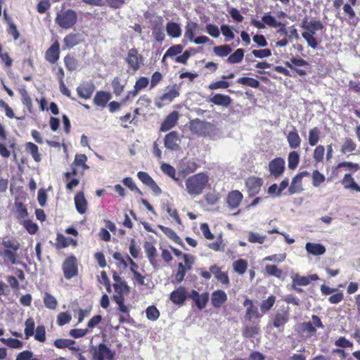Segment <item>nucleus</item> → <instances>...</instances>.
<instances>
[{"mask_svg": "<svg viewBox=\"0 0 360 360\" xmlns=\"http://www.w3.org/2000/svg\"><path fill=\"white\" fill-rule=\"evenodd\" d=\"M138 178L142 181L143 184L149 186L154 180L150 177V176L144 172H139L137 173Z\"/></svg>", "mask_w": 360, "mask_h": 360, "instance_id": "obj_60", "label": "nucleus"}, {"mask_svg": "<svg viewBox=\"0 0 360 360\" xmlns=\"http://www.w3.org/2000/svg\"><path fill=\"white\" fill-rule=\"evenodd\" d=\"M208 300H209V293L204 292V293L200 295V297L194 302H195L196 307L199 309L201 310L206 307Z\"/></svg>", "mask_w": 360, "mask_h": 360, "instance_id": "obj_52", "label": "nucleus"}, {"mask_svg": "<svg viewBox=\"0 0 360 360\" xmlns=\"http://www.w3.org/2000/svg\"><path fill=\"white\" fill-rule=\"evenodd\" d=\"M208 181V176L203 172L189 176L186 180V187L188 193L193 197L201 195Z\"/></svg>", "mask_w": 360, "mask_h": 360, "instance_id": "obj_1", "label": "nucleus"}, {"mask_svg": "<svg viewBox=\"0 0 360 360\" xmlns=\"http://www.w3.org/2000/svg\"><path fill=\"white\" fill-rule=\"evenodd\" d=\"M64 63L66 68L70 72L75 70L77 68V60L70 55H67L64 58Z\"/></svg>", "mask_w": 360, "mask_h": 360, "instance_id": "obj_45", "label": "nucleus"}, {"mask_svg": "<svg viewBox=\"0 0 360 360\" xmlns=\"http://www.w3.org/2000/svg\"><path fill=\"white\" fill-rule=\"evenodd\" d=\"M227 300V295L224 290H217L212 294L211 302L214 308H219Z\"/></svg>", "mask_w": 360, "mask_h": 360, "instance_id": "obj_18", "label": "nucleus"}, {"mask_svg": "<svg viewBox=\"0 0 360 360\" xmlns=\"http://www.w3.org/2000/svg\"><path fill=\"white\" fill-rule=\"evenodd\" d=\"M243 198V194L238 190L231 191L226 198V202L231 210L238 207Z\"/></svg>", "mask_w": 360, "mask_h": 360, "instance_id": "obj_15", "label": "nucleus"}, {"mask_svg": "<svg viewBox=\"0 0 360 360\" xmlns=\"http://www.w3.org/2000/svg\"><path fill=\"white\" fill-rule=\"evenodd\" d=\"M113 288L115 292L117 294H127L130 291V288L126 281H122L118 283H114Z\"/></svg>", "mask_w": 360, "mask_h": 360, "instance_id": "obj_48", "label": "nucleus"}, {"mask_svg": "<svg viewBox=\"0 0 360 360\" xmlns=\"http://www.w3.org/2000/svg\"><path fill=\"white\" fill-rule=\"evenodd\" d=\"M1 245L6 249L13 250L14 251H18L20 249V243L12 240L4 239Z\"/></svg>", "mask_w": 360, "mask_h": 360, "instance_id": "obj_59", "label": "nucleus"}, {"mask_svg": "<svg viewBox=\"0 0 360 360\" xmlns=\"http://www.w3.org/2000/svg\"><path fill=\"white\" fill-rule=\"evenodd\" d=\"M356 143L351 139H347L342 146L341 151L343 153L352 152L356 149Z\"/></svg>", "mask_w": 360, "mask_h": 360, "instance_id": "obj_56", "label": "nucleus"}, {"mask_svg": "<svg viewBox=\"0 0 360 360\" xmlns=\"http://www.w3.org/2000/svg\"><path fill=\"white\" fill-rule=\"evenodd\" d=\"M265 270L269 275L274 276L280 278L283 275V271L278 269L276 265L267 264Z\"/></svg>", "mask_w": 360, "mask_h": 360, "instance_id": "obj_51", "label": "nucleus"}, {"mask_svg": "<svg viewBox=\"0 0 360 360\" xmlns=\"http://www.w3.org/2000/svg\"><path fill=\"white\" fill-rule=\"evenodd\" d=\"M63 271L66 279H71L78 274L77 259L75 256L67 257L63 264Z\"/></svg>", "mask_w": 360, "mask_h": 360, "instance_id": "obj_4", "label": "nucleus"}, {"mask_svg": "<svg viewBox=\"0 0 360 360\" xmlns=\"http://www.w3.org/2000/svg\"><path fill=\"white\" fill-rule=\"evenodd\" d=\"M75 204L78 213L84 214L86 212L87 202L83 192H79L75 196Z\"/></svg>", "mask_w": 360, "mask_h": 360, "instance_id": "obj_22", "label": "nucleus"}, {"mask_svg": "<svg viewBox=\"0 0 360 360\" xmlns=\"http://www.w3.org/2000/svg\"><path fill=\"white\" fill-rule=\"evenodd\" d=\"M90 353L93 360H112L115 356V353L104 343H100L98 347L91 346Z\"/></svg>", "mask_w": 360, "mask_h": 360, "instance_id": "obj_3", "label": "nucleus"}, {"mask_svg": "<svg viewBox=\"0 0 360 360\" xmlns=\"http://www.w3.org/2000/svg\"><path fill=\"white\" fill-rule=\"evenodd\" d=\"M16 252L13 250L5 249L0 250V255L5 259H7L11 264H16Z\"/></svg>", "mask_w": 360, "mask_h": 360, "instance_id": "obj_37", "label": "nucleus"}, {"mask_svg": "<svg viewBox=\"0 0 360 360\" xmlns=\"http://www.w3.org/2000/svg\"><path fill=\"white\" fill-rule=\"evenodd\" d=\"M229 86V83L228 82L221 80L210 83L208 86V88L211 90H214L218 89H226Z\"/></svg>", "mask_w": 360, "mask_h": 360, "instance_id": "obj_64", "label": "nucleus"}, {"mask_svg": "<svg viewBox=\"0 0 360 360\" xmlns=\"http://www.w3.org/2000/svg\"><path fill=\"white\" fill-rule=\"evenodd\" d=\"M83 41L82 35L79 33L71 32L63 39L64 49H71Z\"/></svg>", "mask_w": 360, "mask_h": 360, "instance_id": "obj_12", "label": "nucleus"}, {"mask_svg": "<svg viewBox=\"0 0 360 360\" xmlns=\"http://www.w3.org/2000/svg\"><path fill=\"white\" fill-rule=\"evenodd\" d=\"M237 82L238 84L248 86L252 88H258L260 84L259 82L257 79L248 77L238 78Z\"/></svg>", "mask_w": 360, "mask_h": 360, "instance_id": "obj_33", "label": "nucleus"}, {"mask_svg": "<svg viewBox=\"0 0 360 360\" xmlns=\"http://www.w3.org/2000/svg\"><path fill=\"white\" fill-rule=\"evenodd\" d=\"M320 130L317 127H314L309 131V143L310 146H316L319 140Z\"/></svg>", "mask_w": 360, "mask_h": 360, "instance_id": "obj_39", "label": "nucleus"}, {"mask_svg": "<svg viewBox=\"0 0 360 360\" xmlns=\"http://www.w3.org/2000/svg\"><path fill=\"white\" fill-rule=\"evenodd\" d=\"M171 301L178 305H181L186 300V290L184 287H179L170 294Z\"/></svg>", "mask_w": 360, "mask_h": 360, "instance_id": "obj_17", "label": "nucleus"}, {"mask_svg": "<svg viewBox=\"0 0 360 360\" xmlns=\"http://www.w3.org/2000/svg\"><path fill=\"white\" fill-rule=\"evenodd\" d=\"M291 278L295 285L299 286H307L311 281H317L319 276L317 274H311L307 276H300L299 274H294L292 275Z\"/></svg>", "mask_w": 360, "mask_h": 360, "instance_id": "obj_14", "label": "nucleus"}, {"mask_svg": "<svg viewBox=\"0 0 360 360\" xmlns=\"http://www.w3.org/2000/svg\"><path fill=\"white\" fill-rule=\"evenodd\" d=\"M287 141L292 149L297 148L301 143V138L295 129L290 131L287 136Z\"/></svg>", "mask_w": 360, "mask_h": 360, "instance_id": "obj_26", "label": "nucleus"}, {"mask_svg": "<svg viewBox=\"0 0 360 360\" xmlns=\"http://www.w3.org/2000/svg\"><path fill=\"white\" fill-rule=\"evenodd\" d=\"M162 18H158V22H156L153 27V36L158 42H162L165 39V33L163 32Z\"/></svg>", "mask_w": 360, "mask_h": 360, "instance_id": "obj_24", "label": "nucleus"}, {"mask_svg": "<svg viewBox=\"0 0 360 360\" xmlns=\"http://www.w3.org/2000/svg\"><path fill=\"white\" fill-rule=\"evenodd\" d=\"M275 301L276 297L274 295H271L266 300H263L260 306L261 311L263 313H266L269 311L274 306Z\"/></svg>", "mask_w": 360, "mask_h": 360, "instance_id": "obj_38", "label": "nucleus"}, {"mask_svg": "<svg viewBox=\"0 0 360 360\" xmlns=\"http://www.w3.org/2000/svg\"><path fill=\"white\" fill-rule=\"evenodd\" d=\"M25 148L32 156L35 162H39L41 161V155L39 153V148L36 144L32 142H27L25 144Z\"/></svg>", "mask_w": 360, "mask_h": 360, "instance_id": "obj_30", "label": "nucleus"}, {"mask_svg": "<svg viewBox=\"0 0 360 360\" xmlns=\"http://www.w3.org/2000/svg\"><path fill=\"white\" fill-rule=\"evenodd\" d=\"M302 179L297 174L292 180L291 184L288 188V193L289 195H293L295 193H300L302 191Z\"/></svg>", "mask_w": 360, "mask_h": 360, "instance_id": "obj_25", "label": "nucleus"}, {"mask_svg": "<svg viewBox=\"0 0 360 360\" xmlns=\"http://www.w3.org/2000/svg\"><path fill=\"white\" fill-rule=\"evenodd\" d=\"M187 269L183 263L180 262L178 264V271L176 274V281L177 283H181L186 274Z\"/></svg>", "mask_w": 360, "mask_h": 360, "instance_id": "obj_58", "label": "nucleus"}, {"mask_svg": "<svg viewBox=\"0 0 360 360\" xmlns=\"http://www.w3.org/2000/svg\"><path fill=\"white\" fill-rule=\"evenodd\" d=\"M77 21V15L74 10L68 9L57 13L56 22L63 29L72 28Z\"/></svg>", "mask_w": 360, "mask_h": 360, "instance_id": "obj_2", "label": "nucleus"}, {"mask_svg": "<svg viewBox=\"0 0 360 360\" xmlns=\"http://www.w3.org/2000/svg\"><path fill=\"white\" fill-rule=\"evenodd\" d=\"M25 324V335L26 336V339H27L29 337L34 335L35 323L32 318H29L26 320Z\"/></svg>", "mask_w": 360, "mask_h": 360, "instance_id": "obj_49", "label": "nucleus"}, {"mask_svg": "<svg viewBox=\"0 0 360 360\" xmlns=\"http://www.w3.org/2000/svg\"><path fill=\"white\" fill-rule=\"evenodd\" d=\"M266 238L265 235H260L258 233L250 231L248 236V241L252 243L263 244Z\"/></svg>", "mask_w": 360, "mask_h": 360, "instance_id": "obj_47", "label": "nucleus"}, {"mask_svg": "<svg viewBox=\"0 0 360 360\" xmlns=\"http://www.w3.org/2000/svg\"><path fill=\"white\" fill-rule=\"evenodd\" d=\"M75 344V341L70 339H57L54 341V346L58 349L70 347V345Z\"/></svg>", "mask_w": 360, "mask_h": 360, "instance_id": "obj_44", "label": "nucleus"}, {"mask_svg": "<svg viewBox=\"0 0 360 360\" xmlns=\"http://www.w3.org/2000/svg\"><path fill=\"white\" fill-rule=\"evenodd\" d=\"M179 119V112L177 111H173L169 113L160 126V131H167L174 127Z\"/></svg>", "mask_w": 360, "mask_h": 360, "instance_id": "obj_16", "label": "nucleus"}, {"mask_svg": "<svg viewBox=\"0 0 360 360\" xmlns=\"http://www.w3.org/2000/svg\"><path fill=\"white\" fill-rule=\"evenodd\" d=\"M72 319V316L68 312H60L58 314L57 316V324L60 326H64L68 323Z\"/></svg>", "mask_w": 360, "mask_h": 360, "instance_id": "obj_54", "label": "nucleus"}, {"mask_svg": "<svg viewBox=\"0 0 360 360\" xmlns=\"http://www.w3.org/2000/svg\"><path fill=\"white\" fill-rule=\"evenodd\" d=\"M207 32L212 37L217 38L219 37L220 31L219 27L213 24H207L206 25Z\"/></svg>", "mask_w": 360, "mask_h": 360, "instance_id": "obj_62", "label": "nucleus"}, {"mask_svg": "<svg viewBox=\"0 0 360 360\" xmlns=\"http://www.w3.org/2000/svg\"><path fill=\"white\" fill-rule=\"evenodd\" d=\"M56 240H57L56 246L58 248H66L70 244L73 245L74 246H77V240H75L71 238H67L62 233L57 234Z\"/></svg>", "mask_w": 360, "mask_h": 360, "instance_id": "obj_27", "label": "nucleus"}, {"mask_svg": "<svg viewBox=\"0 0 360 360\" xmlns=\"http://www.w3.org/2000/svg\"><path fill=\"white\" fill-rule=\"evenodd\" d=\"M113 92L116 96H120L124 90V84L120 82L118 77H115L112 82Z\"/></svg>", "mask_w": 360, "mask_h": 360, "instance_id": "obj_57", "label": "nucleus"}, {"mask_svg": "<svg viewBox=\"0 0 360 360\" xmlns=\"http://www.w3.org/2000/svg\"><path fill=\"white\" fill-rule=\"evenodd\" d=\"M184 49L181 44H176L170 46L165 53V57H173L180 54Z\"/></svg>", "mask_w": 360, "mask_h": 360, "instance_id": "obj_43", "label": "nucleus"}, {"mask_svg": "<svg viewBox=\"0 0 360 360\" xmlns=\"http://www.w3.org/2000/svg\"><path fill=\"white\" fill-rule=\"evenodd\" d=\"M305 249L309 254L313 255H321L326 252L325 247L320 243H307Z\"/></svg>", "mask_w": 360, "mask_h": 360, "instance_id": "obj_23", "label": "nucleus"}, {"mask_svg": "<svg viewBox=\"0 0 360 360\" xmlns=\"http://www.w3.org/2000/svg\"><path fill=\"white\" fill-rule=\"evenodd\" d=\"M179 96V92L178 90H176V85H174L167 92L163 94L159 98H155V105L158 108H161L164 106V103H162L163 101H167L168 103H170Z\"/></svg>", "mask_w": 360, "mask_h": 360, "instance_id": "obj_9", "label": "nucleus"}, {"mask_svg": "<svg viewBox=\"0 0 360 360\" xmlns=\"http://www.w3.org/2000/svg\"><path fill=\"white\" fill-rule=\"evenodd\" d=\"M342 184L346 189H353L358 192H360V186L354 180L351 174H346L342 180Z\"/></svg>", "mask_w": 360, "mask_h": 360, "instance_id": "obj_28", "label": "nucleus"}, {"mask_svg": "<svg viewBox=\"0 0 360 360\" xmlns=\"http://www.w3.org/2000/svg\"><path fill=\"white\" fill-rule=\"evenodd\" d=\"M300 162V155L297 151H292L288 154V166L290 169H295Z\"/></svg>", "mask_w": 360, "mask_h": 360, "instance_id": "obj_31", "label": "nucleus"}, {"mask_svg": "<svg viewBox=\"0 0 360 360\" xmlns=\"http://www.w3.org/2000/svg\"><path fill=\"white\" fill-rule=\"evenodd\" d=\"M243 56L244 50L243 49H238L229 56L227 60L232 64L238 63L243 60Z\"/></svg>", "mask_w": 360, "mask_h": 360, "instance_id": "obj_32", "label": "nucleus"}, {"mask_svg": "<svg viewBox=\"0 0 360 360\" xmlns=\"http://www.w3.org/2000/svg\"><path fill=\"white\" fill-rule=\"evenodd\" d=\"M196 53L195 49L190 48L184 51L183 54L178 56L175 58V61L179 63L186 64L188 58Z\"/></svg>", "mask_w": 360, "mask_h": 360, "instance_id": "obj_34", "label": "nucleus"}, {"mask_svg": "<svg viewBox=\"0 0 360 360\" xmlns=\"http://www.w3.org/2000/svg\"><path fill=\"white\" fill-rule=\"evenodd\" d=\"M262 22L271 27H278L281 25V22H277L275 18L271 13H266L262 18Z\"/></svg>", "mask_w": 360, "mask_h": 360, "instance_id": "obj_36", "label": "nucleus"}, {"mask_svg": "<svg viewBox=\"0 0 360 360\" xmlns=\"http://www.w3.org/2000/svg\"><path fill=\"white\" fill-rule=\"evenodd\" d=\"M161 170L167 175L172 178L174 180L177 181V179L175 177L176 170L175 169L170 165L167 163H162L160 166Z\"/></svg>", "mask_w": 360, "mask_h": 360, "instance_id": "obj_53", "label": "nucleus"}, {"mask_svg": "<svg viewBox=\"0 0 360 360\" xmlns=\"http://www.w3.org/2000/svg\"><path fill=\"white\" fill-rule=\"evenodd\" d=\"M34 339L40 342H44L46 340V329L43 325L37 327Z\"/></svg>", "mask_w": 360, "mask_h": 360, "instance_id": "obj_55", "label": "nucleus"}, {"mask_svg": "<svg viewBox=\"0 0 360 360\" xmlns=\"http://www.w3.org/2000/svg\"><path fill=\"white\" fill-rule=\"evenodd\" d=\"M60 57V44L58 41H54L45 53V58L50 63H56Z\"/></svg>", "mask_w": 360, "mask_h": 360, "instance_id": "obj_11", "label": "nucleus"}, {"mask_svg": "<svg viewBox=\"0 0 360 360\" xmlns=\"http://www.w3.org/2000/svg\"><path fill=\"white\" fill-rule=\"evenodd\" d=\"M326 179L325 176L319 172V170H314L312 172V184L314 187H319L321 184L324 182Z\"/></svg>", "mask_w": 360, "mask_h": 360, "instance_id": "obj_50", "label": "nucleus"}, {"mask_svg": "<svg viewBox=\"0 0 360 360\" xmlns=\"http://www.w3.org/2000/svg\"><path fill=\"white\" fill-rule=\"evenodd\" d=\"M204 198L208 205H214L219 200L220 196L218 193H208L204 195Z\"/></svg>", "mask_w": 360, "mask_h": 360, "instance_id": "obj_61", "label": "nucleus"}, {"mask_svg": "<svg viewBox=\"0 0 360 360\" xmlns=\"http://www.w3.org/2000/svg\"><path fill=\"white\" fill-rule=\"evenodd\" d=\"M233 267L236 272L243 274L246 271L248 262L245 259H239L233 263Z\"/></svg>", "mask_w": 360, "mask_h": 360, "instance_id": "obj_35", "label": "nucleus"}, {"mask_svg": "<svg viewBox=\"0 0 360 360\" xmlns=\"http://www.w3.org/2000/svg\"><path fill=\"white\" fill-rule=\"evenodd\" d=\"M167 34L173 38L179 37L181 34L180 25L174 22H169L166 26Z\"/></svg>", "mask_w": 360, "mask_h": 360, "instance_id": "obj_29", "label": "nucleus"}, {"mask_svg": "<svg viewBox=\"0 0 360 360\" xmlns=\"http://www.w3.org/2000/svg\"><path fill=\"white\" fill-rule=\"evenodd\" d=\"M231 98L229 96L221 94H216L209 99V102L222 107H228L231 103Z\"/></svg>", "mask_w": 360, "mask_h": 360, "instance_id": "obj_19", "label": "nucleus"}, {"mask_svg": "<svg viewBox=\"0 0 360 360\" xmlns=\"http://www.w3.org/2000/svg\"><path fill=\"white\" fill-rule=\"evenodd\" d=\"M180 142L179 134L175 131L168 133L164 139L165 147L171 150H178L180 148Z\"/></svg>", "mask_w": 360, "mask_h": 360, "instance_id": "obj_7", "label": "nucleus"}, {"mask_svg": "<svg viewBox=\"0 0 360 360\" xmlns=\"http://www.w3.org/2000/svg\"><path fill=\"white\" fill-rule=\"evenodd\" d=\"M44 303L46 307L50 309H55L58 304L56 299L48 292L45 293Z\"/></svg>", "mask_w": 360, "mask_h": 360, "instance_id": "obj_41", "label": "nucleus"}, {"mask_svg": "<svg viewBox=\"0 0 360 360\" xmlns=\"http://www.w3.org/2000/svg\"><path fill=\"white\" fill-rule=\"evenodd\" d=\"M231 51L232 49L229 45H221L214 48V53L221 57L227 56Z\"/></svg>", "mask_w": 360, "mask_h": 360, "instance_id": "obj_40", "label": "nucleus"}, {"mask_svg": "<svg viewBox=\"0 0 360 360\" xmlns=\"http://www.w3.org/2000/svg\"><path fill=\"white\" fill-rule=\"evenodd\" d=\"M142 60L143 57L138 54V51L136 49H131L128 51L126 61L134 71L140 68V63H142Z\"/></svg>", "mask_w": 360, "mask_h": 360, "instance_id": "obj_10", "label": "nucleus"}, {"mask_svg": "<svg viewBox=\"0 0 360 360\" xmlns=\"http://www.w3.org/2000/svg\"><path fill=\"white\" fill-rule=\"evenodd\" d=\"M111 98L112 96L110 93L104 91H98L94 96V103L98 107L104 108Z\"/></svg>", "mask_w": 360, "mask_h": 360, "instance_id": "obj_20", "label": "nucleus"}, {"mask_svg": "<svg viewBox=\"0 0 360 360\" xmlns=\"http://www.w3.org/2000/svg\"><path fill=\"white\" fill-rule=\"evenodd\" d=\"M95 90V85L92 82L84 83L77 87V92L80 98L88 99L91 98Z\"/></svg>", "mask_w": 360, "mask_h": 360, "instance_id": "obj_13", "label": "nucleus"}, {"mask_svg": "<svg viewBox=\"0 0 360 360\" xmlns=\"http://www.w3.org/2000/svg\"><path fill=\"white\" fill-rule=\"evenodd\" d=\"M158 228L171 240L178 245L186 249L185 245L181 238L176 233V232L170 228L166 227L162 225H158Z\"/></svg>", "mask_w": 360, "mask_h": 360, "instance_id": "obj_21", "label": "nucleus"}, {"mask_svg": "<svg viewBox=\"0 0 360 360\" xmlns=\"http://www.w3.org/2000/svg\"><path fill=\"white\" fill-rule=\"evenodd\" d=\"M146 317L150 321H156L160 316V311L154 305L149 306L146 310Z\"/></svg>", "mask_w": 360, "mask_h": 360, "instance_id": "obj_46", "label": "nucleus"}, {"mask_svg": "<svg viewBox=\"0 0 360 360\" xmlns=\"http://www.w3.org/2000/svg\"><path fill=\"white\" fill-rule=\"evenodd\" d=\"M270 174L275 179L281 176L285 170V160L281 158H276L269 163Z\"/></svg>", "mask_w": 360, "mask_h": 360, "instance_id": "obj_6", "label": "nucleus"}, {"mask_svg": "<svg viewBox=\"0 0 360 360\" xmlns=\"http://www.w3.org/2000/svg\"><path fill=\"white\" fill-rule=\"evenodd\" d=\"M89 333L88 329H72L70 330L69 334L74 338H80L84 337Z\"/></svg>", "mask_w": 360, "mask_h": 360, "instance_id": "obj_63", "label": "nucleus"}, {"mask_svg": "<svg viewBox=\"0 0 360 360\" xmlns=\"http://www.w3.org/2000/svg\"><path fill=\"white\" fill-rule=\"evenodd\" d=\"M198 27V24L195 22H188L186 26L185 37H187L191 41L193 40L195 36V31Z\"/></svg>", "mask_w": 360, "mask_h": 360, "instance_id": "obj_42", "label": "nucleus"}, {"mask_svg": "<svg viewBox=\"0 0 360 360\" xmlns=\"http://www.w3.org/2000/svg\"><path fill=\"white\" fill-rule=\"evenodd\" d=\"M262 183L263 181L261 178L255 176L249 177L246 180L245 186L250 197H252L259 193Z\"/></svg>", "mask_w": 360, "mask_h": 360, "instance_id": "obj_8", "label": "nucleus"}, {"mask_svg": "<svg viewBox=\"0 0 360 360\" xmlns=\"http://www.w3.org/2000/svg\"><path fill=\"white\" fill-rule=\"evenodd\" d=\"M289 311L288 308L283 307L282 308L277 310L274 318L273 319V326L278 328L279 330H283L284 326L289 321Z\"/></svg>", "mask_w": 360, "mask_h": 360, "instance_id": "obj_5", "label": "nucleus"}]
</instances>
